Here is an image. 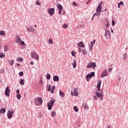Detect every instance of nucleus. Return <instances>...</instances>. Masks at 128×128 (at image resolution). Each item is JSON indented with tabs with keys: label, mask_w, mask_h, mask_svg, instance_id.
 I'll return each mask as SVG.
<instances>
[{
	"label": "nucleus",
	"mask_w": 128,
	"mask_h": 128,
	"mask_svg": "<svg viewBox=\"0 0 128 128\" xmlns=\"http://www.w3.org/2000/svg\"><path fill=\"white\" fill-rule=\"evenodd\" d=\"M5 34L4 31L2 30L0 31V35L4 36Z\"/></svg>",
	"instance_id": "obj_36"
},
{
	"label": "nucleus",
	"mask_w": 128,
	"mask_h": 128,
	"mask_svg": "<svg viewBox=\"0 0 128 128\" xmlns=\"http://www.w3.org/2000/svg\"><path fill=\"white\" fill-rule=\"evenodd\" d=\"M6 57L5 54L4 53H0V58H4Z\"/></svg>",
	"instance_id": "obj_29"
},
{
	"label": "nucleus",
	"mask_w": 128,
	"mask_h": 128,
	"mask_svg": "<svg viewBox=\"0 0 128 128\" xmlns=\"http://www.w3.org/2000/svg\"><path fill=\"white\" fill-rule=\"evenodd\" d=\"M21 40H21V38H20V36H17L15 42L16 43H20Z\"/></svg>",
	"instance_id": "obj_15"
},
{
	"label": "nucleus",
	"mask_w": 128,
	"mask_h": 128,
	"mask_svg": "<svg viewBox=\"0 0 128 128\" xmlns=\"http://www.w3.org/2000/svg\"><path fill=\"white\" fill-rule=\"evenodd\" d=\"M111 32H112V33H113V32H114L113 30L112 29Z\"/></svg>",
	"instance_id": "obj_60"
},
{
	"label": "nucleus",
	"mask_w": 128,
	"mask_h": 128,
	"mask_svg": "<svg viewBox=\"0 0 128 128\" xmlns=\"http://www.w3.org/2000/svg\"><path fill=\"white\" fill-rule=\"evenodd\" d=\"M76 52H74V51H72V56L76 57Z\"/></svg>",
	"instance_id": "obj_42"
},
{
	"label": "nucleus",
	"mask_w": 128,
	"mask_h": 128,
	"mask_svg": "<svg viewBox=\"0 0 128 128\" xmlns=\"http://www.w3.org/2000/svg\"><path fill=\"white\" fill-rule=\"evenodd\" d=\"M31 55L32 58H34L36 60H38L39 59V56L36 52H32Z\"/></svg>",
	"instance_id": "obj_5"
},
{
	"label": "nucleus",
	"mask_w": 128,
	"mask_h": 128,
	"mask_svg": "<svg viewBox=\"0 0 128 128\" xmlns=\"http://www.w3.org/2000/svg\"><path fill=\"white\" fill-rule=\"evenodd\" d=\"M19 76H24V72H22V71L21 72H20L19 73Z\"/></svg>",
	"instance_id": "obj_43"
},
{
	"label": "nucleus",
	"mask_w": 128,
	"mask_h": 128,
	"mask_svg": "<svg viewBox=\"0 0 128 128\" xmlns=\"http://www.w3.org/2000/svg\"><path fill=\"white\" fill-rule=\"evenodd\" d=\"M40 82L42 83V80H41Z\"/></svg>",
	"instance_id": "obj_61"
},
{
	"label": "nucleus",
	"mask_w": 128,
	"mask_h": 128,
	"mask_svg": "<svg viewBox=\"0 0 128 128\" xmlns=\"http://www.w3.org/2000/svg\"><path fill=\"white\" fill-rule=\"evenodd\" d=\"M20 84L21 85H24V80L20 79Z\"/></svg>",
	"instance_id": "obj_25"
},
{
	"label": "nucleus",
	"mask_w": 128,
	"mask_h": 128,
	"mask_svg": "<svg viewBox=\"0 0 128 128\" xmlns=\"http://www.w3.org/2000/svg\"><path fill=\"white\" fill-rule=\"evenodd\" d=\"M6 112V108H2L0 110V113L4 114Z\"/></svg>",
	"instance_id": "obj_28"
},
{
	"label": "nucleus",
	"mask_w": 128,
	"mask_h": 128,
	"mask_svg": "<svg viewBox=\"0 0 128 128\" xmlns=\"http://www.w3.org/2000/svg\"><path fill=\"white\" fill-rule=\"evenodd\" d=\"M96 67V64L94 62H90L87 66L88 68H94Z\"/></svg>",
	"instance_id": "obj_9"
},
{
	"label": "nucleus",
	"mask_w": 128,
	"mask_h": 128,
	"mask_svg": "<svg viewBox=\"0 0 128 128\" xmlns=\"http://www.w3.org/2000/svg\"><path fill=\"white\" fill-rule=\"evenodd\" d=\"M36 4L38 5L39 6H40L41 5V4L40 3L39 0H36Z\"/></svg>",
	"instance_id": "obj_40"
},
{
	"label": "nucleus",
	"mask_w": 128,
	"mask_h": 128,
	"mask_svg": "<svg viewBox=\"0 0 128 128\" xmlns=\"http://www.w3.org/2000/svg\"><path fill=\"white\" fill-rule=\"evenodd\" d=\"M73 4L74 5V6H77L78 4H76V2H73Z\"/></svg>",
	"instance_id": "obj_50"
},
{
	"label": "nucleus",
	"mask_w": 128,
	"mask_h": 128,
	"mask_svg": "<svg viewBox=\"0 0 128 128\" xmlns=\"http://www.w3.org/2000/svg\"><path fill=\"white\" fill-rule=\"evenodd\" d=\"M54 102H56V100H54V98L51 99V100H50V104H51V106H54Z\"/></svg>",
	"instance_id": "obj_23"
},
{
	"label": "nucleus",
	"mask_w": 128,
	"mask_h": 128,
	"mask_svg": "<svg viewBox=\"0 0 128 128\" xmlns=\"http://www.w3.org/2000/svg\"><path fill=\"white\" fill-rule=\"evenodd\" d=\"M56 112H51V116L52 117H54V116H56Z\"/></svg>",
	"instance_id": "obj_32"
},
{
	"label": "nucleus",
	"mask_w": 128,
	"mask_h": 128,
	"mask_svg": "<svg viewBox=\"0 0 128 128\" xmlns=\"http://www.w3.org/2000/svg\"><path fill=\"white\" fill-rule=\"evenodd\" d=\"M96 96L98 97V98L103 96L102 94H101L100 93H99L98 92H96Z\"/></svg>",
	"instance_id": "obj_24"
},
{
	"label": "nucleus",
	"mask_w": 128,
	"mask_h": 128,
	"mask_svg": "<svg viewBox=\"0 0 128 128\" xmlns=\"http://www.w3.org/2000/svg\"><path fill=\"white\" fill-rule=\"evenodd\" d=\"M56 6L58 7V14H62V4H58Z\"/></svg>",
	"instance_id": "obj_12"
},
{
	"label": "nucleus",
	"mask_w": 128,
	"mask_h": 128,
	"mask_svg": "<svg viewBox=\"0 0 128 128\" xmlns=\"http://www.w3.org/2000/svg\"><path fill=\"white\" fill-rule=\"evenodd\" d=\"M94 18V16H92V20H93Z\"/></svg>",
	"instance_id": "obj_59"
},
{
	"label": "nucleus",
	"mask_w": 128,
	"mask_h": 128,
	"mask_svg": "<svg viewBox=\"0 0 128 128\" xmlns=\"http://www.w3.org/2000/svg\"><path fill=\"white\" fill-rule=\"evenodd\" d=\"M72 66H73V68H74L76 67V60L74 59L73 60Z\"/></svg>",
	"instance_id": "obj_20"
},
{
	"label": "nucleus",
	"mask_w": 128,
	"mask_h": 128,
	"mask_svg": "<svg viewBox=\"0 0 128 128\" xmlns=\"http://www.w3.org/2000/svg\"><path fill=\"white\" fill-rule=\"evenodd\" d=\"M73 92L72 91V92H71V95L72 96H78V90H76V88H74L73 90Z\"/></svg>",
	"instance_id": "obj_11"
},
{
	"label": "nucleus",
	"mask_w": 128,
	"mask_h": 128,
	"mask_svg": "<svg viewBox=\"0 0 128 128\" xmlns=\"http://www.w3.org/2000/svg\"><path fill=\"white\" fill-rule=\"evenodd\" d=\"M43 103V100L42 98H38L34 100V104L37 106H40Z\"/></svg>",
	"instance_id": "obj_2"
},
{
	"label": "nucleus",
	"mask_w": 128,
	"mask_h": 128,
	"mask_svg": "<svg viewBox=\"0 0 128 128\" xmlns=\"http://www.w3.org/2000/svg\"><path fill=\"white\" fill-rule=\"evenodd\" d=\"M18 62H23L24 61V59L23 58H20L19 59H16Z\"/></svg>",
	"instance_id": "obj_39"
},
{
	"label": "nucleus",
	"mask_w": 128,
	"mask_h": 128,
	"mask_svg": "<svg viewBox=\"0 0 128 128\" xmlns=\"http://www.w3.org/2000/svg\"><path fill=\"white\" fill-rule=\"evenodd\" d=\"M34 27H35V28H36V27H37V26H36V25H34Z\"/></svg>",
	"instance_id": "obj_62"
},
{
	"label": "nucleus",
	"mask_w": 128,
	"mask_h": 128,
	"mask_svg": "<svg viewBox=\"0 0 128 128\" xmlns=\"http://www.w3.org/2000/svg\"><path fill=\"white\" fill-rule=\"evenodd\" d=\"M52 106H52V104H50V103L48 102L47 104V107L48 108V110H50L52 108Z\"/></svg>",
	"instance_id": "obj_19"
},
{
	"label": "nucleus",
	"mask_w": 128,
	"mask_h": 128,
	"mask_svg": "<svg viewBox=\"0 0 128 128\" xmlns=\"http://www.w3.org/2000/svg\"><path fill=\"white\" fill-rule=\"evenodd\" d=\"M101 83H102L101 80H99V81L98 82V84H97V88H98V91L100 90V87Z\"/></svg>",
	"instance_id": "obj_16"
},
{
	"label": "nucleus",
	"mask_w": 128,
	"mask_h": 128,
	"mask_svg": "<svg viewBox=\"0 0 128 128\" xmlns=\"http://www.w3.org/2000/svg\"><path fill=\"white\" fill-rule=\"evenodd\" d=\"M62 27L64 28H66L68 27V24H64L62 26Z\"/></svg>",
	"instance_id": "obj_27"
},
{
	"label": "nucleus",
	"mask_w": 128,
	"mask_h": 128,
	"mask_svg": "<svg viewBox=\"0 0 128 128\" xmlns=\"http://www.w3.org/2000/svg\"><path fill=\"white\" fill-rule=\"evenodd\" d=\"M20 94V90H16V94Z\"/></svg>",
	"instance_id": "obj_54"
},
{
	"label": "nucleus",
	"mask_w": 128,
	"mask_h": 128,
	"mask_svg": "<svg viewBox=\"0 0 128 128\" xmlns=\"http://www.w3.org/2000/svg\"><path fill=\"white\" fill-rule=\"evenodd\" d=\"M105 31L104 36L106 38V40H109L110 38V31L108 29H106Z\"/></svg>",
	"instance_id": "obj_3"
},
{
	"label": "nucleus",
	"mask_w": 128,
	"mask_h": 128,
	"mask_svg": "<svg viewBox=\"0 0 128 128\" xmlns=\"http://www.w3.org/2000/svg\"><path fill=\"white\" fill-rule=\"evenodd\" d=\"M16 66H20V64H19V63H17L16 64Z\"/></svg>",
	"instance_id": "obj_53"
},
{
	"label": "nucleus",
	"mask_w": 128,
	"mask_h": 128,
	"mask_svg": "<svg viewBox=\"0 0 128 128\" xmlns=\"http://www.w3.org/2000/svg\"><path fill=\"white\" fill-rule=\"evenodd\" d=\"M100 15V12H97L94 14V16H99Z\"/></svg>",
	"instance_id": "obj_31"
},
{
	"label": "nucleus",
	"mask_w": 128,
	"mask_h": 128,
	"mask_svg": "<svg viewBox=\"0 0 128 128\" xmlns=\"http://www.w3.org/2000/svg\"><path fill=\"white\" fill-rule=\"evenodd\" d=\"M109 24L108 22L107 24L106 25V27L108 28Z\"/></svg>",
	"instance_id": "obj_55"
},
{
	"label": "nucleus",
	"mask_w": 128,
	"mask_h": 128,
	"mask_svg": "<svg viewBox=\"0 0 128 128\" xmlns=\"http://www.w3.org/2000/svg\"><path fill=\"white\" fill-rule=\"evenodd\" d=\"M10 92H11V90L10 89L9 86L6 87V88L5 92H4L5 96H6L8 97L10 96Z\"/></svg>",
	"instance_id": "obj_6"
},
{
	"label": "nucleus",
	"mask_w": 128,
	"mask_h": 128,
	"mask_svg": "<svg viewBox=\"0 0 128 128\" xmlns=\"http://www.w3.org/2000/svg\"><path fill=\"white\" fill-rule=\"evenodd\" d=\"M4 49L5 52H8L9 50V46L8 45H5L4 47Z\"/></svg>",
	"instance_id": "obj_18"
},
{
	"label": "nucleus",
	"mask_w": 128,
	"mask_h": 128,
	"mask_svg": "<svg viewBox=\"0 0 128 128\" xmlns=\"http://www.w3.org/2000/svg\"><path fill=\"white\" fill-rule=\"evenodd\" d=\"M108 74V71H106V70H104V71H103L102 74H101V77L103 78L104 76H107Z\"/></svg>",
	"instance_id": "obj_13"
},
{
	"label": "nucleus",
	"mask_w": 128,
	"mask_h": 128,
	"mask_svg": "<svg viewBox=\"0 0 128 128\" xmlns=\"http://www.w3.org/2000/svg\"><path fill=\"white\" fill-rule=\"evenodd\" d=\"M92 45H90V48H89V50L91 51V50H92Z\"/></svg>",
	"instance_id": "obj_52"
},
{
	"label": "nucleus",
	"mask_w": 128,
	"mask_h": 128,
	"mask_svg": "<svg viewBox=\"0 0 128 128\" xmlns=\"http://www.w3.org/2000/svg\"><path fill=\"white\" fill-rule=\"evenodd\" d=\"M46 78L48 80L50 79V74H46Z\"/></svg>",
	"instance_id": "obj_35"
},
{
	"label": "nucleus",
	"mask_w": 128,
	"mask_h": 128,
	"mask_svg": "<svg viewBox=\"0 0 128 128\" xmlns=\"http://www.w3.org/2000/svg\"><path fill=\"white\" fill-rule=\"evenodd\" d=\"M108 11V8H106L105 10H104V12H107Z\"/></svg>",
	"instance_id": "obj_57"
},
{
	"label": "nucleus",
	"mask_w": 128,
	"mask_h": 128,
	"mask_svg": "<svg viewBox=\"0 0 128 128\" xmlns=\"http://www.w3.org/2000/svg\"><path fill=\"white\" fill-rule=\"evenodd\" d=\"M48 44H54V40H52V38H50L48 39Z\"/></svg>",
	"instance_id": "obj_22"
},
{
	"label": "nucleus",
	"mask_w": 128,
	"mask_h": 128,
	"mask_svg": "<svg viewBox=\"0 0 128 128\" xmlns=\"http://www.w3.org/2000/svg\"><path fill=\"white\" fill-rule=\"evenodd\" d=\"M48 11V14L50 16H52L54 14V8H49L47 10Z\"/></svg>",
	"instance_id": "obj_10"
},
{
	"label": "nucleus",
	"mask_w": 128,
	"mask_h": 128,
	"mask_svg": "<svg viewBox=\"0 0 128 128\" xmlns=\"http://www.w3.org/2000/svg\"><path fill=\"white\" fill-rule=\"evenodd\" d=\"M30 64L32 66V65H34V62H33V61H32V62H30Z\"/></svg>",
	"instance_id": "obj_47"
},
{
	"label": "nucleus",
	"mask_w": 128,
	"mask_h": 128,
	"mask_svg": "<svg viewBox=\"0 0 128 128\" xmlns=\"http://www.w3.org/2000/svg\"><path fill=\"white\" fill-rule=\"evenodd\" d=\"M96 42V40H94V41H92L90 43V44L92 46V47H93L94 46V44H95Z\"/></svg>",
	"instance_id": "obj_37"
},
{
	"label": "nucleus",
	"mask_w": 128,
	"mask_h": 128,
	"mask_svg": "<svg viewBox=\"0 0 128 128\" xmlns=\"http://www.w3.org/2000/svg\"><path fill=\"white\" fill-rule=\"evenodd\" d=\"M94 100H98V98H97V97H96V96H94Z\"/></svg>",
	"instance_id": "obj_49"
},
{
	"label": "nucleus",
	"mask_w": 128,
	"mask_h": 128,
	"mask_svg": "<svg viewBox=\"0 0 128 128\" xmlns=\"http://www.w3.org/2000/svg\"><path fill=\"white\" fill-rule=\"evenodd\" d=\"M112 67H111L110 68L108 69V72H110L112 71Z\"/></svg>",
	"instance_id": "obj_51"
},
{
	"label": "nucleus",
	"mask_w": 128,
	"mask_h": 128,
	"mask_svg": "<svg viewBox=\"0 0 128 128\" xmlns=\"http://www.w3.org/2000/svg\"><path fill=\"white\" fill-rule=\"evenodd\" d=\"M102 2H100L98 3V6L96 9V11L97 12H98V13L101 12V10H102Z\"/></svg>",
	"instance_id": "obj_4"
},
{
	"label": "nucleus",
	"mask_w": 128,
	"mask_h": 128,
	"mask_svg": "<svg viewBox=\"0 0 128 128\" xmlns=\"http://www.w3.org/2000/svg\"><path fill=\"white\" fill-rule=\"evenodd\" d=\"M8 62H10V65L12 66L14 64V60H12V61L11 60H9Z\"/></svg>",
	"instance_id": "obj_30"
},
{
	"label": "nucleus",
	"mask_w": 128,
	"mask_h": 128,
	"mask_svg": "<svg viewBox=\"0 0 128 128\" xmlns=\"http://www.w3.org/2000/svg\"><path fill=\"white\" fill-rule=\"evenodd\" d=\"M20 44L22 46H24L25 44V43L24 42V41H22L21 40V41L20 42Z\"/></svg>",
	"instance_id": "obj_44"
},
{
	"label": "nucleus",
	"mask_w": 128,
	"mask_h": 128,
	"mask_svg": "<svg viewBox=\"0 0 128 128\" xmlns=\"http://www.w3.org/2000/svg\"><path fill=\"white\" fill-rule=\"evenodd\" d=\"M54 89H56V86H53L52 87V90H51V93H52V94H54Z\"/></svg>",
	"instance_id": "obj_38"
},
{
	"label": "nucleus",
	"mask_w": 128,
	"mask_h": 128,
	"mask_svg": "<svg viewBox=\"0 0 128 128\" xmlns=\"http://www.w3.org/2000/svg\"><path fill=\"white\" fill-rule=\"evenodd\" d=\"M120 4H118V8H120Z\"/></svg>",
	"instance_id": "obj_56"
},
{
	"label": "nucleus",
	"mask_w": 128,
	"mask_h": 128,
	"mask_svg": "<svg viewBox=\"0 0 128 128\" xmlns=\"http://www.w3.org/2000/svg\"><path fill=\"white\" fill-rule=\"evenodd\" d=\"M53 80L54 82H58L60 81V78H58V75H55L53 77Z\"/></svg>",
	"instance_id": "obj_14"
},
{
	"label": "nucleus",
	"mask_w": 128,
	"mask_h": 128,
	"mask_svg": "<svg viewBox=\"0 0 128 128\" xmlns=\"http://www.w3.org/2000/svg\"><path fill=\"white\" fill-rule=\"evenodd\" d=\"M79 48V52H82L83 54H86V52L84 48V42H80L78 44Z\"/></svg>",
	"instance_id": "obj_1"
},
{
	"label": "nucleus",
	"mask_w": 128,
	"mask_h": 128,
	"mask_svg": "<svg viewBox=\"0 0 128 128\" xmlns=\"http://www.w3.org/2000/svg\"><path fill=\"white\" fill-rule=\"evenodd\" d=\"M59 94H60V96L61 97H64V93L62 92V90H59Z\"/></svg>",
	"instance_id": "obj_21"
},
{
	"label": "nucleus",
	"mask_w": 128,
	"mask_h": 128,
	"mask_svg": "<svg viewBox=\"0 0 128 128\" xmlns=\"http://www.w3.org/2000/svg\"><path fill=\"white\" fill-rule=\"evenodd\" d=\"M91 0H88L86 2V4H90V2Z\"/></svg>",
	"instance_id": "obj_48"
},
{
	"label": "nucleus",
	"mask_w": 128,
	"mask_h": 128,
	"mask_svg": "<svg viewBox=\"0 0 128 128\" xmlns=\"http://www.w3.org/2000/svg\"><path fill=\"white\" fill-rule=\"evenodd\" d=\"M94 76V72H91L90 74H88V75H86V81L88 82L89 80Z\"/></svg>",
	"instance_id": "obj_7"
},
{
	"label": "nucleus",
	"mask_w": 128,
	"mask_h": 128,
	"mask_svg": "<svg viewBox=\"0 0 128 128\" xmlns=\"http://www.w3.org/2000/svg\"><path fill=\"white\" fill-rule=\"evenodd\" d=\"M108 128H110V126H108Z\"/></svg>",
	"instance_id": "obj_63"
},
{
	"label": "nucleus",
	"mask_w": 128,
	"mask_h": 128,
	"mask_svg": "<svg viewBox=\"0 0 128 128\" xmlns=\"http://www.w3.org/2000/svg\"><path fill=\"white\" fill-rule=\"evenodd\" d=\"M52 88V86L50 85H48V88H47V90L50 92V88Z\"/></svg>",
	"instance_id": "obj_34"
},
{
	"label": "nucleus",
	"mask_w": 128,
	"mask_h": 128,
	"mask_svg": "<svg viewBox=\"0 0 128 128\" xmlns=\"http://www.w3.org/2000/svg\"><path fill=\"white\" fill-rule=\"evenodd\" d=\"M74 110L76 112H78V107H76V106H74Z\"/></svg>",
	"instance_id": "obj_33"
},
{
	"label": "nucleus",
	"mask_w": 128,
	"mask_h": 128,
	"mask_svg": "<svg viewBox=\"0 0 128 128\" xmlns=\"http://www.w3.org/2000/svg\"><path fill=\"white\" fill-rule=\"evenodd\" d=\"M14 114V110H12V111L10 110H8V112L7 114V116L8 118L11 119L12 118V114Z\"/></svg>",
	"instance_id": "obj_8"
},
{
	"label": "nucleus",
	"mask_w": 128,
	"mask_h": 128,
	"mask_svg": "<svg viewBox=\"0 0 128 128\" xmlns=\"http://www.w3.org/2000/svg\"><path fill=\"white\" fill-rule=\"evenodd\" d=\"M118 4H120V6H121V5L124 6V2H120L118 3Z\"/></svg>",
	"instance_id": "obj_46"
},
{
	"label": "nucleus",
	"mask_w": 128,
	"mask_h": 128,
	"mask_svg": "<svg viewBox=\"0 0 128 128\" xmlns=\"http://www.w3.org/2000/svg\"><path fill=\"white\" fill-rule=\"evenodd\" d=\"M126 54L125 53H124V54H122V58L125 60L126 58Z\"/></svg>",
	"instance_id": "obj_41"
},
{
	"label": "nucleus",
	"mask_w": 128,
	"mask_h": 128,
	"mask_svg": "<svg viewBox=\"0 0 128 128\" xmlns=\"http://www.w3.org/2000/svg\"><path fill=\"white\" fill-rule=\"evenodd\" d=\"M28 30L30 32H32L35 30L34 26H30L27 28Z\"/></svg>",
	"instance_id": "obj_17"
},
{
	"label": "nucleus",
	"mask_w": 128,
	"mask_h": 128,
	"mask_svg": "<svg viewBox=\"0 0 128 128\" xmlns=\"http://www.w3.org/2000/svg\"><path fill=\"white\" fill-rule=\"evenodd\" d=\"M81 50L82 51V48H81Z\"/></svg>",
	"instance_id": "obj_64"
},
{
	"label": "nucleus",
	"mask_w": 128,
	"mask_h": 128,
	"mask_svg": "<svg viewBox=\"0 0 128 128\" xmlns=\"http://www.w3.org/2000/svg\"><path fill=\"white\" fill-rule=\"evenodd\" d=\"M114 20H112V26H114Z\"/></svg>",
	"instance_id": "obj_45"
},
{
	"label": "nucleus",
	"mask_w": 128,
	"mask_h": 128,
	"mask_svg": "<svg viewBox=\"0 0 128 128\" xmlns=\"http://www.w3.org/2000/svg\"><path fill=\"white\" fill-rule=\"evenodd\" d=\"M16 98L18 100H20L21 99L22 96L20 94L18 93V94H16Z\"/></svg>",
	"instance_id": "obj_26"
},
{
	"label": "nucleus",
	"mask_w": 128,
	"mask_h": 128,
	"mask_svg": "<svg viewBox=\"0 0 128 128\" xmlns=\"http://www.w3.org/2000/svg\"><path fill=\"white\" fill-rule=\"evenodd\" d=\"M102 96L100 97V100H103V99L102 98Z\"/></svg>",
	"instance_id": "obj_58"
}]
</instances>
